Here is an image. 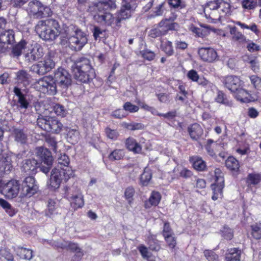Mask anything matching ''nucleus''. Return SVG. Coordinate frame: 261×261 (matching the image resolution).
<instances>
[{
  "instance_id": "bb28decb",
  "label": "nucleus",
  "mask_w": 261,
  "mask_h": 261,
  "mask_svg": "<svg viewBox=\"0 0 261 261\" xmlns=\"http://www.w3.org/2000/svg\"><path fill=\"white\" fill-rule=\"evenodd\" d=\"M161 196L160 193L155 191L151 192L147 201L145 203L146 208H150L152 206H156L161 201Z\"/></svg>"
},
{
  "instance_id": "4c0bfd02",
  "label": "nucleus",
  "mask_w": 261,
  "mask_h": 261,
  "mask_svg": "<svg viewBox=\"0 0 261 261\" xmlns=\"http://www.w3.org/2000/svg\"><path fill=\"white\" fill-rule=\"evenodd\" d=\"M27 42L24 40H21L18 44L15 45L12 49L13 54L15 56H19L23 51V53L26 51L25 49Z\"/></svg>"
},
{
  "instance_id": "aec40b11",
  "label": "nucleus",
  "mask_w": 261,
  "mask_h": 261,
  "mask_svg": "<svg viewBox=\"0 0 261 261\" xmlns=\"http://www.w3.org/2000/svg\"><path fill=\"white\" fill-rule=\"evenodd\" d=\"M71 205L74 209L82 207L84 205V196L81 190L77 189L70 197Z\"/></svg>"
},
{
  "instance_id": "6e6552de",
  "label": "nucleus",
  "mask_w": 261,
  "mask_h": 261,
  "mask_svg": "<svg viewBox=\"0 0 261 261\" xmlns=\"http://www.w3.org/2000/svg\"><path fill=\"white\" fill-rule=\"evenodd\" d=\"M94 10L97 11V14L94 15V19L100 23L105 22L108 25H111L114 21V17L112 14L103 11V4L100 2L96 3L94 5Z\"/></svg>"
},
{
  "instance_id": "5701e85b",
  "label": "nucleus",
  "mask_w": 261,
  "mask_h": 261,
  "mask_svg": "<svg viewBox=\"0 0 261 261\" xmlns=\"http://www.w3.org/2000/svg\"><path fill=\"white\" fill-rule=\"evenodd\" d=\"M220 147L221 146L219 143L214 142L211 139H208L204 145L207 154L212 157L216 155L217 152L219 150Z\"/></svg>"
},
{
  "instance_id": "f3484780",
  "label": "nucleus",
  "mask_w": 261,
  "mask_h": 261,
  "mask_svg": "<svg viewBox=\"0 0 261 261\" xmlns=\"http://www.w3.org/2000/svg\"><path fill=\"white\" fill-rule=\"evenodd\" d=\"M132 12V7L127 0H123L122 6L116 19L117 23H119L122 20L129 18Z\"/></svg>"
},
{
  "instance_id": "864d4df0",
  "label": "nucleus",
  "mask_w": 261,
  "mask_h": 261,
  "mask_svg": "<svg viewBox=\"0 0 261 261\" xmlns=\"http://www.w3.org/2000/svg\"><path fill=\"white\" fill-rule=\"evenodd\" d=\"M55 113L59 116L62 117H65L67 114L66 109L64 107L60 104H56L54 107Z\"/></svg>"
},
{
  "instance_id": "7c9ffc66",
  "label": "nucleus",
  "mask_w": 261,
  "mask_h": 261,
  "mask_svg": "<svg viewBox=\"0 0 261 261\" xmlns=\"http://www.w3.org/2000/svg\"><path fill=\"white\" fill-rule=\"evenodd\" d=\"M33 250L22 247H19L17 249V254L21 258L25 260H31L33 257Z\"/></svg>"
},
{
  "instance_id": "f8f14e48",
  "label": "nucleus",
  "mask_w": 261,
  "mask_h": 261,
  "mask_svg": "<svg viewBox=\"0 0 261 261\" xmlns=\"http://www.w3.org/2000/svg\"><path fill=\"white\" fill-rule=\"evenodd\" d=\"M198 55L204 62L212 63L218 59L217 51L212 47H201L198 49Z\"/></svg>"
},
{
  "instance_id": "20e7f679",
  "label": "nucleus",
  "mask_w": 261,
  "mask_h": 261,
  "mask_svg": "<svg viewBox=\"0 0 261 261\" xmlns=\"http://www.w3.org/2000/svg\"><path fill=\"white\" fill-rule=\"evenodd\" d=\"M58 22L53 19L39 21L35 30L41 38L44 40H54L60 33Z\"/></svg>"
},
{
  "instance_id": "774afa93",
  "label": "nucleus",
  "mask_w": 261,
  "mask_h": 261,
  "mask_svg": "<svg viewBox=\"0 0 261 261\" xmlns=\"http://www.w3.org/2000/svg\"><path fill=\"white\" fill-rule=\"evenodd\" d=\"M223 237L227 240H231L233 237V232L231 229L224 227L222 230Z\"/></svg>"
},
{
  "instance_id": "49530a36",
  "label": "nucleus",
  "mask_w": 261,
  "mask_h": 261,
  "mask_svg": "<svg viewBox=\"0 0 261 261\" xmlns=\"http://www.w3.org/2000/svg\"><path fill=\"white\" fill-rule=\"evenodd\" d=\"M251 234L252 237L256 239H261V227L260 224H255L251 225Z\"/></svg>"
},
{
  "instance_id": "37998d69",
  "label": "nucleus",
  "mask_w": 261,
  "mask_h": 261,
  "mask_svg": "<svg viewBox=\"0 0 261 261\" xmlns=\"http://www.w3.org/2000/svg\"><path fill=\"white\" fill-rule=\"evenodd\" d=\"M146 241L147 242L149 246V248L153 251H159L160 249V245L155 242L156 240L154 237L152 235H149Z\"/></svg>"
},
{
  "instance_id": "39448f33",
  "label": "nucleus",
  "mask_w": 261,
  "mask_h": 261,
  "mask_svg": "<svg viewBox=\"0 0 261 261\" xmlns=\"http://www.w3.org/2000/svg\"><path fill=\"white\" fill-rule=\"evenodd\" d=\"M54 57L48 53L41 61L31 67V70L39 75H43L51 71L55 67Z\"/></svg>"
},
{
  "instance_id": "a19ab883",
  "label": "nucleus",
  "mask_w": 261,
  "mask_h": 261,
  "mask_svg": "<svg viewBox=\"0 0 261 261\" xmlns=\"http://www.w3.org/2000/svg\"><path fill=\"white\" fill-rule=\"evenodd\" d=\"M161 48L168 55L171 56L173 53V49L172 42L168 40L161 41Z\"/></svg>"
},
{
  "instance_id": "4d7b16f0",
  "label": "nucleus",
  "mask_w": 261,
  "mask_h": 261,
  "mask_svg": "<svg viewBox=\"0 0 261 261\" xmlns=\"http://www.w3.org/2000/svg\"><path fill=\"white\" fill-rule=\"evenodd\" d=\"M123 108L125 111H128L130 113L137 112L139 109V107L133 105L129 102H125L123 105Z\"/></svg>"
},
{
  "instance_id": "dca6fc26",
  "label": "nucleus",
  "mask_w": 261,
  "mask_h": 261,
  "mask_svg": "<svg viewBox=\"0 0 261 261\" xmlns=\"http://www.w3.org/2000/svg\"><path fill=\"white\" fill-rule=\"evenodd\" d=\"M11 158L6 154L0 155V177L8 174L12 169Z\"/></svg>"
},
{
  "instance_id": "ddd939ff",
  "label": "nucleus",
  "mask_w": 261,
  "mask_h": 261,
  "mask_svg": "<svg viewBox=\"0 0 261 261\" xmlns=\"http://www.w3.org/2000/svg\"><path fill=\"white\" fill-rule=\"evenodd\" d=\"M225 86L231 92H234L243 86V82L234 75H228L223 80Z\"/></svg>"
},
{
  "instance_id": "58836bf2",
  "label": "nucleus",
  "mask_w": 261,
  "mask_h": 261,
  "mask_svg": "<svg viewBox=\"0 0 261 261\" xmlns=\"http://www.w3.org/2000/svg\"><path fill=\"white\" fill-rule=\"evenodd\" d=\"M80 138V134L78 131L75 129H70L67 134V141L71 144L76 143Z\"/></svg>"
},
{
  "instance_id": "680f3d73",
  "label": "nucleus",
  "mask_w": 261,
  "mask_h": 261,
  "mask_svg": "<svg viewBox=\"0 0 261 261\" xmlns=\"http://www.w3.org/2000/svg\"><path fill=\"white\" fill-rule=\"evenodd\" d=\"M187 77L193 82H198L199 76L197 72L194 70L191 69L189 70L187 74Z\"/></svg>"
},
{
  "instance_id": "13d9d810",
  "label": "nucleus",
  "mask_w": 261,
  "mask_h": 261,
  "mask_svg": "<svg viewBox=\"0 0 261 261\" xmlns=\"http://www.w3.org/2000/svg\"><path fill=\"white\" fill-rule=\"evenodd\" d=\"M252 84L254 87L259 90H261V79L255 75H252L250 77Z\"/></svg>"
},
{
  "instance_id": "338daca9",
  "label": "nucleus",
  "mask_w": 261,
  "mask_h": 261,
  "mask_svg": "<svg viewBox=\"0 0 261 261\" xmlns=\"http://www.w3.org/2000/svg\"><path fill=\"white\" fill-rule=\"evenodd\" d=\"M46 143L50 145L54 151H56L57 149V142L55 137H48L46 139Z\"/></svg>"
},
{
  "instance_id": "473e14b6",
  "label": "nucleus",
  "mask_w": 261,
  "mask_h": 261,
  "mask_svg": "<svg viewBox=\"0 0 261 261\" xmlns=\"http://www.w3.org/2000/svg\"><path fill=\"white\" fill-rule=\"evenodd\" d=\"M241 251L237 248H232L229 250L226 256V261H240Z\"/></svg>"
},
{
  "instance_id": "9b49d317",
  "label": "nucleus",
  "mask_w": 261,
  "mask_h": 261,
  "mask_svg": "<svg viewBox=\"0 0 261 261\" xmlns=\"http://www.w3.org/2000/svg\"><path fill=\"white\" fill-rule=\"evenodd\" d=\"M22 194L24 196L30 197L38 191V187L33 176L27 177L22 182Z\"/></svg>"
},
{
  "instance_id": "4be33fe9",
  "label": "nucleus",
  "mask_w": 261,
  "mask_h": 261,
  "mask_svg": "<svg viewBox=\"0 0 261 261\" xmlns=\"http://www.w3.org/2000/svg\"><path fill=\"white\" fill-rule=\"evenodd\" d=\"M16 96L18 97V108L19 110L27 109L29 106V102L25 95L21 92L20 89L15 87L13 90Z\"/></svg>"
},
{
  "instance_id": "c756f323",
  "label": "nucleus",
  "mask_w": 261,
  "mask_h": 261,
  "mask_svg": "<svg viewBox=\"0 0 261 261\" xmlns=\"http://www.w3.org/2000/svg\"><path fill=\"white\" fill-rule=\"evenodd\" d=\"M15 141L21 144H25L28 140L27 135L22 129L15 128L13 132Z\"/></svg>"
},
{
  "instance_id": "f704fd0d",
  "label": "nucleus",
  "mask_w": 261,
  "mask_h": 261,
  "mask_svg": "<svg viewBox=\"0 0 261 261\" xmlns=\"http://www.w3.org/2000/svg\"><path fill=\"white\" fill-rule=\"evenodd\" d=\"M142 257L147 261H155L154 257L152 256L151 253L149 252L148 249L144 245H140L137 247Z\"/></svg>"
},
{
  "instance_id": "052dcab7",
  "label": "nucleus",
  "mask_w": 261,
  "mask_h": 261,
  "mask_svg": "<svg viewBox=\"0 0 261 261\" xmlns=\"http://www.w3.org/2000/svg\"><path fill=\"white\" fill-rule=\"evenodd\" d=\"M243 7L247 9H253L257 6V3L252 0H243L242 2Z\"/></svg>"
},
{
  "instance_id": "7ed1b4c3",
  "label": "nucleus",
  "mask_w": 261,
  "mask_h": 261,
  "mask_svg": "<svg viewBox=\"0 0 261 261\" xmlns=\"http://www.w3.org/2000/svg\"><path fill=\"white\" fill-rule=\"evenodd\" d=\"M74 78L78 82L86 83L95 76L90 60L85 57L79 59L72 66Z\"/></svg>"
},
{
  "instance_id": "09e8293b",
  "label": "nucleus",
  "mask_w": 261,
  "mask_h": 261,
  "mask_svg": "<svg viewBox=\"0 0 261 261\" xmlns=\"http://www.w3.org/2000/svg\"><path fill=\"white\" fill-rule=\"evenodd\" d=\"M39 12L40 13L39 15V18L48 17L52 14V11L50 8L46 6L43 5L41 3L40 7Z\"/></svg>"
},
{
  "instance_id": "f03ea898",
  "label": "nucleus",
  "mask_w": 261,
  "mask_h": 261,
  "mask_svg": "<svg viewBox=\"0 0 261 261\" xmlns=\"http://www.w3.org/2000/svg\"><path fill=\"white\" fill-rule=\"evenodd\" d=\"M58 162V167L52 170L50 178V186L54 189L59 188L62 181L66 182L73 176V171L68 166L69 159L67 155L61 154Z\"/></svg>"
},
{
  "instance_id": "f257e3e1",
  "label": "nucleus",
  "mask_w": 261,
  "mask_h": 261,
  "mask_svg": "<svg viewBox=\"0 0 261 261\" xmlns=\"http://www.w3.org/2000/svg\"><path fill=\"white\" fill-rule=\"evenodd\" d=\"M71 77L64 68H59L55 71L54 79L51 76H45L36 82L35 88L39 91L54 95L57 93V85L66 89L71 84Z\"/></svg>"
},
{
  "instance_id": "cd10ccee",
  "label": "nucleus",
  "mask_w": 261,
  "mask_h": 261,
  "mask_svg": "<svg viewBox=\"0 0 261 261\" xmlns=\"http://www.w3.org/2000/svg\"><path fill=\"white\" fill-rule=\"evenodd\" d=\"M190 161L195 169L197 171H203L206 168V163L201 157L193 156L190 158Z\"/></svg>"
},
{
  "instance_id": "de8ad7c7",
  "label": "nucleus",
  "mask_w": 261,
  "mask_h": 261,
  "mask_svg": "<svg viewBox=\"0 0 261 261\" xmlns=\"http://www.w3.org/2000/svg\"><path fill=\"white\" fill-rule=\"evenodd\" d=\"M152 177L150 171L145 170L140 177V182L143 186H146L149 183Z\"/></svg>"
},
{
  "instance_id": "9d476101",
  "label": "nucleus",
  "mask_w": 261,
  "mask_h": 261,
  "mask_svg": "<svg viewBox=\"0 0 261 261\" xmlns=\"http://www.w3.org/2000/svg\"><path fill=\"white\" fill-rule=\"evenodd\" d=\"M145 139L141 138L139 142H138L135 139L132 137H129L126 140V146L127 148L133 152L134 153H140L142 152V147H144L146 149H149V144L145 143Z\"/></svg>"
},
{
  "instance_id": "ea45409f",
  "label": "nucleus",
  "mask_w": 261,
  "mask_h": 261,
  "mask_svg": "<svg viewBox=\"0 0 261 261\" xmlns=\"http://www.w3.org/2000/svg\"><path fill=\"white\" fill-rule=\"evenodd\" d=\"M215 100L217 102L227 106H230L231 105V101L227 99L226 96L222 91H219L218 92Z\"/></svg>"
},
{
  "instance_id": "5fc2aeb1",
  "label": "nucleus",
  "mask_w": 261,
  "mask_h": 261,
  "mask_svg": "<svg viewBox=\"0 0 261 261\" xmlns=\"http://www.w3.org/2000/svg\"><path fill=\"white\" fill-rule=\"evenodd\" d=\"M204 255L208 261H218V256L212 250H206L204 251Z\"/></svg>"
},
{
  "instance_id": "2eb2a0df",
  "label": "nucleus",
  "mask_w": 261,
  "mask_h": 261,
  "mask_svg": "<svg viewBox=\"0 0 261 261\" xmlns=\"http://www.w3.org/2000/svg\"><path fill=\"white\" fill-rule=\"evenodd\" d=\"M36 155L40 159L44 164L50 166L53 162V158L51 152L46 148L38 147L36 148Z\"/></svg>"
},
{
  "instance_id": "a211bd4d",
  "label": "nucleus",
  "mask_w": 261,
  "mask_h": 261,
  "mask_svg": "<svg viewBox=\"0 0 261 261\" xmlns=\"http://www.w3.org/2000/svg\"><path fill=\"white\" fill-rule=\"evenodd\" d=\"M39 163L35 159H26L22 162L21 169L27 174L33 175L36 173Z\"/></svg>"
},
{
  "instance_id": "412c9836",
  "label": "nucleus",
  "mask_w": 261,
  "mask_h": 261,
  "mask_svg": "<svg viewBox=\"0 0 261 261\" xmlns=\"http://www.w3.org/2000/svg\"><path fill=\"white\" fill-rule=\"evenodd\" d=\"M41 6V2L38 1H32L29 2L27 8V11L28 14L34 18H39L40 7Z\"/></svg>"
},
{
  "instance_id": "603ef678",
  "label": "nucleus",
  "mask_w": 261,
  "mask_h": 261,
  "mask_svg": "<svg viewBox=\"0 0 261 261\" xmlns=\"http://www.w3.org/2000/svg\"><path fill=\"white\" fill-rule=\"evenodd\" d=\"M135 191L133 187H127L124 191V196L125 199L130 203L133 200V197L135 195Z\"/></svg>"
},
{
  "instance_id": "0e129e2a",
  "label": "nucleus",
  "mask_w": 261,
  "mask_h": 261,
  "mask_svg": "<svg viewBox=\"0 0 261 261\" xmlns=\"http://www.w3.org/2000/svg\"><path fill=\"white\" fill-rule=\"evenodd\" d=\"M205 16L206 18H210L213 20H217L219 19L220 16L218 14V12L216 11H211L206 12H204Z\"/></svg>"
},
{
  "instance_id": "393cba45",
  "label": "nucleus",
  "mask_w": 261,
  "mask_h": 261,
  "mask_svg": "<svg viewBox=\"0 0 261 261\" xmlns=\"http://www.w3.org/2000/svg\"><path fill=\"white\" fill-rule=\"evenodd\" d=\"M235 97L243 102H248L251 100L250 93L241 87L238 90L233 92Z\"/></svg>"
},
{
  "instance_id": "79ce46f5",
  "label": "nucleus",
  "mask_w": 261,
  "mask_h": 261,
  "mask_svg": "<svg viewBox=\"0 0 261 261\" xmlns=\"http://www.w3.org/2000/svg\"><path fill=\"white\" fill-rule=\"evenodd\" d=\"M55 202L51 199H49L47 202V208L44 211V215L48 217L51 216L55 213L56 210Z\"/></svg>"
},
{
  "instance_id": "6e6d98bb",
  "label": "nucleus",
  "mask_w": 261,
  "mask_h": 261,
  "mask_svg": "<svg viewBox=\"0 0 261 261\" xmlns=\"http://www.w3.org/2000/svg\"><path fill=\"white\" fill-rule=\"evenodd\" d=\"M163 32L164 31H162V30L159 27V24H158V27L157 28L152 29L150 31L149 35L151 37L154 38L162 35H164Z\"/></svg>"
},
{
  "instance_id": "4468645a",
  "label": "nucleus",
  "mask_w": 261,
  "mask_h": 261,
  "mask_svg": "<svg viewBox=\"0 0 261 261\" xmlns=\"http://www.w3.org/2000/svg\"><path fill=\"white\" fill-rule=\"evenodd\" d=\"M222 5H225V10L222 9V11L226 14L229 12L230 9L229 4L224 2L223 0H213L208 2L203 8V12L216 11L221 7Z\"/></svg>"
},
{
  "instance_id": "1a4fd4ad",
  "label": "nucleus",
  "mask_w": 261,
  "mask_h": 261,
  "mask_svg": "<svg viewBox=\"0 0 261 261\" xmlns=\"http://www.w3.org/2000/svg\"><path fill=\"white\" fill-rule=\"evenodd\" d=\"M19 190V184L16 180H12L6 184L1 190L2 193L7 198L12 199L16 197Z\"/></svg>"
},
{
  "instance_id": "bf43d9fd",
  "label": "nucleus",
  "mask_w": 261,
  "mask_h": 261,
  "mask_svg": "<svg viewBox=\"0 0 261 261\" xmlns=\"http://www.w3.org/2000/svg\"><path fill=\"white\" fill-rule=\"evenodd\" d=\"M250 64L251 69L255 72H258L259 70L258 62L256 58H249L248 61L246 60Z\"/></svg>"
},
{
  "instance_id": "6ab92c4d",
  "label": "nucleus",
  "mask_w": 261,
  "mask_h": 261,
  "mask_svg": "<svg viewBox=\"0 0 261 261\" xmlns=\"http://www.w3.org/2000/svg\"><path fill=\"white\" fill-rule=\"evenodd\" d=\"M43 56V49L41 47L35 46L31 49H28L24 53V58L29 62H34Z\"/></svg>"
},
{
  "instance_id": "c03bdc74",
  "label": "nucleus",
  "mask_w": 261,
  "mask_h": 261,
  "mask_svg": "<svg viewBox=\"0 0 261 261\" xmlns=\"http://www.w3.org/2000/svg\"><path fill=\"white\" fill-rule=\"evenodd\" d=\"M123 126L131 130H141L144 128L145 125L141 123L131 122L130 123H124Z\"/></svg>"
},
{
  "instance_id": "a878e982",
  "label": "nucleus",
  "mask_w": 261,
  "mask_h": 261,
  "mask_svg": "<svg viewBox=\"0 0 261 261\" xmlns=\"http://www.w3.org/2000/svg\"><path fill=\"white\" fill-rule=\"evenodd\" d=\"M0 41L7 45L13 44L15 41L14 33L12 30H8L0 34Z\"/></svg>"
},
{
  "instance_id": "72a5a7b5",
  "label": "nucleus",
  "mask_w": 261,
  "mask_h": 261,
  "mask_svg": "<svg viewBox=\"0 0 261 261\" xmlns=\"http://www.w3.org/2000/svg\"><path fill=\"white\" fill-rule=\"evenodd\" d=\"M159 27L164 31L163 34L165 35L169 30H173L175 29L177 24L175 23H171L168 20H164L161 21L159 23Z\"/></svg>"
},
{
  "instance_id": "e2e57ef3",
  "label": "nucleus",
  "mask_w": 261,
  "mask_h": 261,
  "mask_svg": "<svg viewBox=\"0 0 261 261\" xmlns=\"http://www.w3.org/2000/svg\"><path fill=\"white\" fill-rule=\"evenodd\" d=\"M164 238L168 244V247L170 248L173 249L176 244V240L173 237V234L164 237Z\"/></svg>"
},
{
  "instance_id": "e433bc0d",
  "label": "nucleus",
  "mask_w": 261,
  "mask_h": 261,
  "mask_svg": "<svg viewBox=\"0 0 261 261\" xmlns=\"http://www.w3.org/2000/svg\"><path fill=\"white\" fill-rule=\"evenodd\" d=\"M261 181V174L259 173H250L246 178V182L248 185H256Z\"/></svg>"
},
{
  "instance_id": "8fccbe9b",
  "label": "nucleus",
  "mask_w": 261,
  "mask_h": 261,
  "mask_svg": "<svg viewBox=\"0 0 261 261\" xmlns=\"http://www.w3.org/2000/svg\"><path fill=\"white\" fill-rule=\"evenodd\" d=\"M0 205L5 209L6 212L10 216L15 214L14 211L12 209L11 205L5 200L0 198Z\"/></svg>"
},
{
  "instance_id": "0eeeda50",
  "label": "nucleus",
  "mask_w": 261,
  "mask_h": 261,
  "mask_svg": "<svg viewBox=\"0 0 261 261\" xmlns=\"http://www.w3.org/2000/svg\"><path fill=\"white\" fill-rule=\"evenodd\" d=\"M215 183L212 185L213 191L212 199L216 200L222 196L223 189L224 187V179L221 170L217 168L215 170Z\"/></svg>"
},
{
  "instance_id": "b1692460",
  "label": "nucleus",
  "mask_w": 261,
  "mask_h": 261,
  "mask_svg": "<svg viewBox=\"0 0 261 261\" xmlns=\"http://www.w3.org/2000/svg\"><path fill=\"white\" fill-rule=\"evenodd\" d=\"M188 132L193 140H197L202 135L203 130L199 124L194 123L188 127Z\"/></svg>"
},
{
  "instance_id": "2f4dec72",
  "label": "nucleus",
  "mask_w": 261,
  "mask_h": 261,
  "mask_svg": "<svg viewBox=\"0 0 261 261\" xmlns=\"http://www.w3.org/2000/svg\"><path fill=\"white\" fill-rule=\"evenodd\" d=\"M225 165L228 169L233 171H238L240 168L239 161L233 156H229L227 159Z\"/></svg>"
},
{
  "instance_id": "69168bd1",
  "label": "nucleus",
  "mask_w": 261,
  "mask_h": 261,
  "mask_svg": "<svg viewBox=\"0 0 261 261\" xmlns=\"http://www.w3.org/2000/svg\"><path fill=\"white\" fill-rule=\"evenodd\" d=\"M17 79L20 82L27 81L29 79V74L24 70L19 71L17 73Z\"/></svg>"
},
{
  "instance_id": "a18cd8bd",
  "label": "nucleus",
  "mask_w": 261,
  "mask_h": 261,
  "mask_svg": "<svg viewBox=\"0 0 261 261\" xmlns=\"http://www.w3.org/2000/svg\"><path fill=\"white\" fill-rule=\"evenodd\" d=\"M230 33L232 35V38L235 40L241 42L245 40V36L241 32L237 31L236 27L230 28Z\"/></svg>"
},
{
  "instance_id": "c9c22d12",
  "label": "nucleus",
  "mask_w": 261,
  "mask_h": 261,
  "mask_svg": "<svg viewBox=\"0 0 261 261\" xmlns=\"http://www.w3.org/2000/svg\"><path fill=\"white\" fill-rule=\"evenodd\" d=\"M63 124L56 118L51 117L50 129L48 132L58 134L62 129Z\"/></svg>"
},
{
  "instance_id": "3c124183",
  "label": "nucleus",
  "mask_w": 261,
  "mask_h": 261,
  "mask_svg": "<svg viewBox=\"0 0 261 261\" xmlns=\"http://www.w3.org/2000/svg\"><path fill=\"white\" fill-rule=\"evenodd\" d=\"M140 54L144 59L148 61L153 60L155 57V53L149 49H145L141 51Z\"/></svg>"
},
{
  "instance_id": "c85d7f7f",
  "label": "nucleus",
  "mask_w": 261,
  "mask_h": 261,
  "mask_svg": "<svg viewBox=\"0 0 261 261\" xmlns=\"http://www.w3.org/2000/svg\"><path fill=\"white\" fill-rule=\"evenodd\" d=\"M51 117L39 116L37 120V124L41 129L47 132L50 129Z\"/></svg>"
},
{
  "instance_id": "423d86ee",
  "label": "nucleus",
  "mask_w": 261,
  "mask_h": 261,
  "mask_svg": "<svg viewBox=\"0 0 261 261\" xmlns=\"http://www.w3.org/2000/svg\"><path fill=\"white\" fill-rule=\"evenodd\" d=\"M87 38L84 32L80 29H76L68 38L69 46L72 50L79 51L87 43Z\"/></svg>"
}]
</instances>
